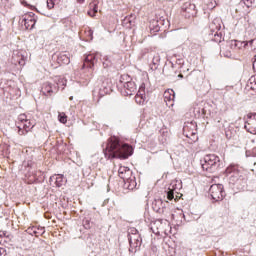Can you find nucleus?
Here are the masks:
<instances>
[{
    "instance_id": "e433bc0d",
    "label": "nucleus",
    "mask_w": 256,
    "mask_h": 256,
    "mask_svg": "<svg viewBox=\"0 0 256 256\" xmlns=\"http://www.w3.org/2000/svg\"><path fill=\"white\" fill-rule=\"evenodd\" d=\"M136 97H145V92H143V90H138Z\"/></svg>"
},
{
    "instance_id": "a19ab883",
    "label": "nucleus",
    "mask_w": 256,
    "mask_h": 256,
    "mask_svg": "<svg viewBox=\"0 0 256 256\" xmlns=\"http://www.w3.org/2000/svg\"><path fill=\"white\" fill-rule=\"evenodd\" d=\"M225 57H231V52H226V54H224Z\"/></svg>"
},
{
    "instance_id": "20e7f679",
    "label": "nucleus",
    "mask_w": 256,
    "mask_h": 256,
    "mask_svg": "<svg viewBox=\"0 0 256 256\" xmlns=\"http://www.w3.org/2000/svg\"><path fill=\"white\" fill-rule=\"evenodd\" d=\"M209 193L213 201H223V198L225 197V190L223 188V184L211 185Z\"/></svg>"
},
{
    "instance_id": "3c124183",
    "label": "nucleus",
    "mask_w": 256,
    "mask_h": 256,
    "mask_svg": "<svg viewBox=\"0 0 256 256\" xmlns=\"http://www.w3.org/2000/svg\"><path fill=\"white\" fill-rule=\"evenodd\" d=\"M0 31H2L1 26H0Z\"/></svg>"
},
{
    "instance_id": "58836bf2",
    "label": "nucleus",
    "mask_w": 256,
    "mask_h": 256,
    "mask_svg": "<svg viewBox=\"0 0 256 256\" xmlns=\"http://www.w3.org/2000/svg\"><path fill=\"white\" fill-rule=\"evenodd\" d=\"M7 253L3 248H0V256H5Z\"/></svg>"
},
{
    "instance_id": "1a4fd4ad",
    "label": "nucleus",
    "mask_w": 256,
    "mask_h": 256,
    "mask_svg": "<svg viewBox=\"0 0 256 256\" xmlns=\"http://www.w3.org/2000/svg\"><path fill=\"white\" fill-rule=\"evenodd\" d=\"M34 16L35 14L31 13L29 16L22 18V25H24L26 29H35V23H37V19L33 18Z\"/></svg>"
},
{
    "instance_id": "f03ea898",
    "label": "nucleus",
    "mask_w": 256,
    "mask_h": 256,
    "mask_svg": "<svg viewBox=\"0 0 256 256\" xmlns=\"http://www.w3.org/2000/svg\"><path fill=\"white\" fill-rule=\"evenodd\" d=\"M220 165L221 159L215 154H207L204 156L203 160H201L203 171H207L208 173H215Z\"/></svg>"
},
{
    "instance_id": "ddd939ff",
    "label": "nucleus",
    "mask_w": 256,
    "mask_h": 256,
    "mask_svg": "<svg viewBox=\"0 0 256 256\" xmlns=\"http://www.w3.org/2000/svg\"><path fill=\"white\" fill-rule=\"evenodd\" d=\"M54 91H57V86L51 84V82H46L42 86V93L44 95H51Z\"/></svg>"
},
{
    "instance_id": "0eeeda50",
    "label": "nucleus",
    "mask_w": 256,
    "mask_h": 256,
    "mask_svg": "<svg viewBox=\"0 0 256 256\" xmlns=\"http://www.w3.org/2000/svg\"><path fill=\"white\" fill-rule=\"evenodd\" d=\"M247 119L244 129H246L248 133L256 135V113H249Z\"/></svg>"
},
{
    "instance_id": "393cba45",
    "label": "nucleus",
    "mask_w": 256,
    "mask_h": 256,
    "mask_svg": "<svg viewBox=\"0 0 256 256\" xmlns=\"http://www.w3.org/2000/svg\"><path fill=\"white\" fill-rule=\"evenodd\" d=\"M103 67L106 69V67H111V61L109 60V56L103 57Z\"/></svg>"
},
{
    "instance_id": "09e8293b",
    "label": "nucleus",
    "mask_w": 256,
    "mask_h": 256,
    "mask_svg": "<svg viewBox=\"0 0 256 256\" xmlns=\"http://www.w3.org/2000/svg\"><path fill=\"white\" fill-rule=\"evenodd\" d=\"M70 99L72 100V99H73V96H71Z\"/></svg>"
},
{
    "instance_id": "72a5a7b5",
    "label": "nucleus",
    "mask_w": 256,
    "mask_h": 256,
    "mask_svg": "<svg viewBox=\"0 0 256 256\" xmlns=\"http://www.w3.org/2000/svg\"><path fill=\"white\" fill-rule=\"evenodd\" d=\"M46 4H47L48 9H53V7H55L54 0H47Z\"/></svg>"
},
{
    "instance_id": "6e6552de",
    "label": "nucleus",
    "mask_w": 256,
    "mask_h": 256,
    "mask_svg": "<svg viewBox=\"0 0 256 256\" xmlns=\"http://www.w3.org/2000/svg\"><path fill=\"white\" fill-rule=\"evenodd\" d=\"M167 201L166 202H163L162 199H156L153 201L152 203V208H153V211H155L156 213H165V209L167 207Z\"/></svg>"
},
{
    "instance_id": "a18cd8bd",
    "label": "nucleus",
    "mask_w": 256,
    "mask_h": 256,
    "mask_svg": "<svg viewBox=\"0 0 256 256\" xmlns=\"http://www.w3.org/2000/svg\"><path fill=\"white\" fill-rule=\"evenodd\" d=\"M178 77L183 78V74H179Z\"/></svg>"
},
{
    "instance_id": "f257e3e1",
    "label": "nucleus",
    "mask_w": 256,
    "mask_h": 256,
    "mask_svg": "<svg viewBox=\"0 0 256 256\" xmlns=\"http://www.w3.org/2000/svg\"><path fill=\"white\" fill-rule=\"evenodd\" d=\"M103 153L106 159H129L133 155V147L113 136L108 139Z\"/></svg>"
},
{
    "instance_id": "9d476101",
    "label": "nucleus",
    "mask_w": 256,
    "mask_h": 256,
    "mask_svg": "<svg viewBox=\"0 0 256 256\" xmlns=\"http://www.w3.org/2000/svg\"><path fill=\"white\" fill-rule=\"evenodd\" d=\"M97 55L96 54H87L84 60L83 68L88 67L89 69H93L95 67V63H97Z\"/></svg>"
},
{
    "instance_id": "c03bdc74",
    "label": "nucleus",
    "mask_w": 256,
    "mask_h": 256,
    "mask_svg": "<svg viewBox=\"0 0 256 256\" xmlns=\"http://www.w3.org/2000/svg\"><path fill=\"white\" fill-rule=\"evenodd\" d=\"M129 243H130V245L133 244V239L132 238L129 239Z\"/></svg>"
},
{
    "instance_id": "2f4dec72",
    "label": "nucleus",
    "mask_w": 256,
    "mask_h": 256,
    "mask_svg": "<svg viewBox=\"0 0 256 256\" xmlns=\"http://www.w3.org/2000/svg\"><path fill=\"white\" fill-rule=\"evenodd\" d=\"M27 133H29V130L22 129L21 126H18V135H27Z\"/></svg>"
},
{
    "instance_id": "37998d69",
    "label": "nucleus",
    "mask_w": 256,
    "mask_h": 256,
    "mask_svg": "<svg viewBox=\"0 0 256 256\" xmlns=\"http://www.w3.org/2000/svg\"><path fill=\"white\" fill-rule=\"evenodd\" d=\"M77 3H85V0H77Z\"/></svg>"
},
{
    "instance_id": "5701e85b",
    "label": "nucleus",
    "mask_w": 256,
    "mask_h": 256,
    "mask_svg": "<svg viewBox=\"0 0 256 256\" xmlns=\"http://www.w3.org/2000/svg\"><path fill=\"white\" fill-rule=\"evenodd\" d=\"M164 98L169 99V101H173L175 99V91L168 90L167 92L164 93Z\"/></svg>"
},
{
    "instance_id": "ea45409f",
    "label": "nucleus",
    "mask_w": 256,
    "mask_h": 256,
    "mask_svg": "<svg viewBox=\"0 0 256 256\" xmlns=\"http://www.w3.org/2000/svg\"><path fill=\"white\" fill-rule=\"evenodd\" d=\"M139 90L142 92H145V84H141Z\"/></svg>"
},
{
    "instance_id": "f8f14e48",
    "label": "nucleus",
    "mask_w": 256,
    "mask_h": 256,
    "mask_svg": "<svg viewBox=\"0 0 256 256\" xmlns=\"http://www.w3.org/2000/svg\"><path fill=\"white\" fill-rule=\"evenodd\" d=\"M57 61L62 65H69L71 63L70 54L68 52H61L58 55Z\"/></svg>"
},
{
    "instance_id": "473e14b6",
    "label": "nucleus",
    "mask_w": 256,
    "mask_h": 256,
    "mask_svg": "<svg viewBox=\"0 0 256 256\" xmlns=\"http://www.w3.org/2000/svg\"><path fill=\"white\" fill-rule=\"evenodd\" d=\"M18 120L21 122V123H27V115L25 114H20L18 116Z\"/></svg>"
},
{
    "instance_id": "39448f33",
    "label": "nucleus",
    "mask_w": 256,
    "mask_h": 256,
    "mask_svg": "<svg viewBox=\"0 0 256 256\" xmlns=\"http://www.w3.org/2000/svg\"><path fill=\"white\" fill-rule=\"evenodd\" d=\"M226 175H230V185H241V183H243V178H241V175H239V171H237V168L235 166H229L226 169Z\"/></svg>"
},
{
    "instance_id": "a211bd4d",
    "label": "nucleus",
    "mask_w": 256,
    "mask_h": 256,
    "mask_svg": "<svg viewBox=\"0 0 256 256\" xmlns=\"http://www.w3.org/2000/svg\"><path fill=\"white\" fill-rule=\"evenodd\" d=\"M12 63L14 65H20V67H24L25 56H12Z\"/></svg>"
},
{
    "instance_id": "c9c22d12",
    "label": "nucleus",
    "mask_w": 256,
    "mask_h": 256,
    "mask_svg": "<svg viewBox=\"0 0 256 256\" xmlns=\"http://www.w3.org/2000/svg\"><path fill=\"white\" fill-rule=\"evenodd\" d=\"M248 45L252 47V49H256V38L248 41Z\"/></svg>"
},
{
    "instance_id": "7c9ffc66",
    "label": "nucleus",
    "mask_w": 256,
    "mask_h": 256,
    "mask_svg": "<svg viewBox=\"0 0 256 256\" xmlns=\"http://www.w3.org/2000/svg\"><path fill=\"white\" fill-rule=\"evenodd\" d=\"M167 199H168L169 201H173V199H175V193H174L172 190H169V191L167 192Z\"/></svg>"
},
{
    "instance_id": "4c0bfd02",
    "label": "nucleus",
    "mask_w": 256,
    "mask_h": 256,
    "mask_svg": "<svg viewBox=\"0 0 256 256\" xmlns=\"http://www.w3.org/2000/svg\"><path fill=\"white\" fill-rule=\"evenodd\" d=\"M88 15H89L90 17H95L96 13H95L93 10H89V11H88Z\"/></svg>"
},
{
    "instance_id": "aec40b11",
    "label": "nucleus",
    "mask_w": 256,
    "mask_h": 256,
    "mask_svg": "<svg viewBox=\"0 0 256 256\" xmlns=\"http://www.w3.org/2000/svg\"><path fill=\"white\" fill-rule=\"evenodd\" d=\"M231 47L238 48L241 49V47H247L248 42H241V41H237V40H231L230 43Z\"/></svg>"
},
{
    "instance_id": "2eb2a0df",
    "label": "nucleus",
    "mask_w": 256,
    "mask_h": 256,
    "mask_svg": "<svg viewBox=\"0 0 256 256\" xmlns=\"http://www.w3.org/2000/svg\"><path fill=\"white\" fill-rule=\"evenodd\" d=\"M135 187H137V181L135 180V176L124 182V188L128 189V191H133Z\"/></svg>"
},
{
    "instance_id": "c85d7f7f",
    "label": "nucleus",
    "mask_w": 256,
    "mask_h": 256,
    "mask_svg": "<svg viewBox=\"0 0 256 256\" xmlns=\"http://www.w3.org/2000/svg\"><path fill=\"white\" fill-rule=\"evenodd\" d=\"M128 170H129L128 167H125V166L120 167L119 170H118L119 177H123V174H124L126 171H128Z\"/></svg>"
},
{
    "instance_id": "79ce46f5",
    "label": "nucleus",
    "mask_w": 256,
    "mask_h": 256,
    "mask_svg": "<svg viewBox=\"0 0 256 256\" xmlns=\"http://www.w3.org/2000/svg\"><path fill=\"white\" fill-rule=\"evenodd\" d=\"M249 81H250V83H253V81H255V77H251V78L249 79Z\"/></svg>"
},
{
    "instance_id": "49530a36",
    "label": "nucleus",
    "mask_w": 256,
    "mask_h": 256,
    "mask_svg": "<svg viewBox=\"0 0 256 256\" xmlns=\"http://www.w3.org/2000/svg\"><path fill=\"white\" fill-rule=\"evenodd\" d=\"M33 127H34V126H33V124H32V126H30V129H33Z\"/></svg>"
},
{
    "instance_id": "cd10ccee",
    "label": "nucleus",
    "mask_w": 256,
    "mask_h": 256,
    "mask_svg": "<svg viewBox=\"0 0 256 256\" xmlns=\"http://www.w3.org/2000/svg\"><path fill=\"white\" fill-rule=\"evenodd\" d=\"M58 119H59L60 123H63V124L67 123V115H65V114H59Z\"/></svg>"
},
{
    "instance_id": "f704fd0d",
    "label": "nucleus",
    "mask_w": 256,
    "mask_h": 256,
    "mask_svg": "<svg viewBox=\"0 0 256 256\" xmlns=\"http://www.w3.org/2000/svg\"><path fill=\"white\" fill-rule=\"evenodd\" d=\"M31 125H33L31 121L27 120V122H25L23 125V129H26L27 131H29V129H31Z\"/></svg>"
},
{
    "instance_id": "4be33fe9",
    "label": "nucleus",
    "mask_w": 256,
    "mask_h": 256,
    "mask_svg": "<svg viewBox=\"0 0 256 256\" xmlns=\"http://www.w3.org/2000/svg\"><path fill=\"white\" fill-rule=\"evenodd\" d=\"M133 171H131V169H129L128 171H126L124 174H122V176L120 177V179H123V181H129V179H133Z\"/></svg>"
},
{
    "instance_id": "b1692460",
    "label": "nucleus",
    "mask_w": 256,
    "mask_h": 256,
    "mask_svg": "<svg viewBox=\"0 0 256 256\" xmlns=\"http://www.w3.org/2000/svg\"><path fill=\"white\" fill-rule=\"evenodd\" d=\"M90 9L97 14V11L99 9V1L98 0H93V2L90 3L89 5Z\"/></svg>"
},
{
    "instance_id": "423d86ee",
    "label": "nucleus",
    "mask_w": 256,
    "mask_h": 256,
    "mask_svg": "<svg viewBox=\"0 0 256 256\" xmlns=\"http://www.w3.org/2000/svg\"><path fill=\"white\" fill-rule=\"evenodd\" d=\"M182 15L186 19H191V17H195L197 15V10L195 4L191 2H186L182 5Z\"/></svg>"
},
{
    "instance_id": "a878e982",
    "label": "nucleus",
    "mask_w": 256,
    "mask_h": 256,
    "mask_svg": "<svg viewBox=\"0 0 256 256\" xmlns=\"http://www.w3.org/2000/svg\"><path fill=\"white\" fill-rule=\"evenodd\" d=\"M22 5H24V7H29V9H31V11L39 12V10H37V7L27 3V1H25V0L22 1Z\"/></svg>"
},
{
    "instance_id": "dca6fc26",
    "label": "nucleus",
    "mask_w": 256,
    "mask_h": 256,
    "mask_svg": "<svg viewBox=\"0 0 256 256\" xmlns=\"http://www.w3.org/2000/svg\"><path fill=\"white\" fill-rule=\"evenodd\" d=\"M209 27H210L211 33L219 32L221 30V23L219 19H214Z\"/></svg>"
},
{
    "instance_id": "de8ad7c7",
    "label": "nucleus",
    "mask_w": 256,
    "mask_h": 256,
    "mask_svg": "<svg viewBox=\"0 0 256 256\" xmlns=\"http://www.w3.org/2000/svg\"><path fill=\"white\" fill-rule=\"evenodd\" d=\"M90 35H93V32H90Z\"/></svg>"
},
{
    "instance_id": "4468645a",
    "label": "nucleus",
    "mask_w": 256,
    "mask_h": 256,
    "mask_svg": "<svg viewBox=\"0 0 256 256\" xmlns=\"http://www.w3.org/2000/svg\"><path fill=\"white\" fill-rule=\"evenodd\" d=\"M50 181H55L56 187H63V183H65V177L63 174H58L50 177Z\"/></svg>"
},
{
    "instance_id": "bb28decb",
    "label": "nucleus",
    "mask_w": 256,
    "mask_h": 256,
    "mask_svg": "<svg viewBox=\"0 0 256 256\" xmlns=\"http://www.w3.org/2000/svg\"><path fill=\"white\" fill-rule=\"evenodd\" d=\"M160 61H161V56L159 55L154 56L152 59V63L155 67L159 65Z\"/></svg>"
},
{
    "instance_id": "7ed1b4c3",
    "label": "nucleus",
    "mask_w": 256,
    "mask_h": 256,
    "mask_svg": "<svg viewBox=\"0 0 256 256\" xmlns=\"http://www.w3.org/2000/svg\"><path fill=\"white\" fill-rule=\"evenodd\" d=\"M125 77L127 76L121 77L119 87H122V95L125 97H131V95L137 91V86L135 85V82L131 80L125 82Z\"/></svg>"
},
{
    "instance_id": "6ab92c4d",
    "label": "nucleus",
    "mask_w": 256,
    "mask_h": 256,
    "mask_svg": "<svg viewBox=\"0 0 256 256\" xmlns=\"http://www.w3.org/2000/svg\"><path fill=\"white\" fill-rule=\"evenodd\" d=\"M159 21L157 20H153L152 22H150V31L151 33H159V31H161V27L159 26Z\"/></svg>"
},
{
    "instance_id": "9b49d317",
    "label": "nucleus",
    "mask_w": 256,
    "mask_h": 256,
    "mask_svg": "<svg viewBox=\"0 0 256 256\" xmlns=\"http://www.w3.org/2000/svg\"><path fill=\"white\" fill-rule=\"evenodd\" d=\"M27 233H29V235H35V237H39V235H43L45 233V227L32 226L27 229Z\"/></svg>"
},
{
    "instance_id": "f3484780",
    "label": "nucleus",
    "mask_w": 256,
    "mask_h": 256,
    "mask_svg": "<svg viewBox=\"0 0 256 256\" xmlns=\"http://www.w3.org/2000/svg\"><path fill=\"white\" fill-rule=\"evenodd\" d=\"M98 93H99L100 97H105V95H109V93H111V87L107 86V84H105V82H103L101 88H99Z\"/></svg>"
},
{
    "instance_id": "8fccbe9b",
    "label": "nucleus",
    "mask_w": 256,
    "mask_h": 256,
    "mask_svg": "<svg viewBox=\"0 0 256 256\" xmlns=\"http://www.w3.org/2000/svg\"><path fill=\"white\" fill-rule=\"evenodd\" d=\"M213 7H215V6H211L212 9H213Z\"/></svg>"
},
{
    "instance_id": "412c9836",
    "label": "nucleus",
    "mask_w": 256,
    "mask_h": 256,
    "mask_svg": "<svg viewBox=\"0 0 256 256\" xmlns=\"http://www.w3.org/2000/svg\"><path fill=\"white\" fill-rule=\"evenodd\" d=\"M210 35H212V40L215 43H221V39L223 38V34L221 32H212Z\"/></svg>"
},
{
    "instance_id": "c756f323",
    "label": "nucleus",
    "mask_w": 256,
    "mask_h": 256,
    "mask_svg": "<svg viewBox=\"0 0 256 256\" xmlns=\"http://www.w3.org/2000/svg\"><path fill=\"white\" fill-rule=\"evenodd\" d=\"M136 103L138 105H143V103H145V97H143V96H136Z\"/></svg>"
}]
</instances>
